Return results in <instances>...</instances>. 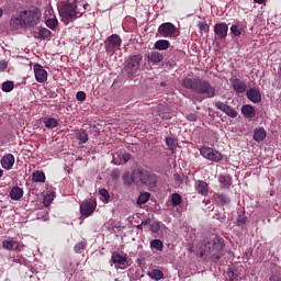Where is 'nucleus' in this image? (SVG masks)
I'll return each instance as SVG.
<instances>
[{
  "label": "nucleus",
  "instance_id": "f257e3e1",
  "mask_svg": "<svg viewBox=\"0 0 281 281\" xmlns=\"http://www.w3.org/2000/svg\"><path fill=\"white\" fill-rule=\"evenodd\" d=\"M88 5L89 4L85 3V1L78 0H68L67 2L63 3L58 9L63 23H65V25H69L71 21L80 19V16L87 12Z\"/></svg>",
  "mask_w": 281,
  "mask_h": 281
},
{
  "label": "nucleus",
  "instance_id": "f03ea898",
  "mask_svg": "<svg viewBox=\"0 0 281 281\" xmlns=\"http://www.w3.org/2000/svg\"><path fill=\"white\" fill-rule=\"evenodd\" d=\"M184 89H191L194 93L204 95V98H214L216 95V88L207 80L184 78L182 80Z\"/></svg>",
  "mask_w": 281,
  "mask_h": 281
},
{
  "label": "nucleus",
  "instance_id": "7ed1b4c3",
  "mask_svg": "<svg viewBox=\"0 0 281 281\" xmlns=\"http://www.w3.org/2000/svg\"><path fill=\"white\" fill-rule=\"evenodd\" d=\"M203 247L204 248L201 251L202 256L211 254L212 260L218 262L221 256H223V249H225V240L216 235H211L204 239Z\"/></svg>",
  "mask_w": 281,
  "mask_h": 281
},
{
  "label": "nucleus",
  "instance_id": "20e7f679",
  "mask_svg": "<svg viewBox=\"0 0 281 281\" xmlns=\"http://www.w3.org/2000/svg\"><path fill=\"white\" fill-rule=\"evenodd\" d=\"M132 181L134 183H143L148 188H155L157 186V176L145 170H136L132 175Z\"/></svg>",
  "mask_w": 281,
  "mask_h": 281
},
{
  "label": "nucleus",
  "instance_id": "39448f33",
  "mask_svg": "<svg viewBox=\"0 0 281 281\" xmlns=\"http://www.w3.org/2000/svg\"><path fill=\"white\" fill-rule=\"evenodd\" d=\"M24 27H34L41 21V11L37 8H31L21 12Z\"/></svg>",
  "mask_w": 281,
  "mask_h": 281
},
{
  "label": "nucleus",
  "instance_id": "423d86ee",
  "mask_svg": "<svg viewBox=\"0 0 281 281\" xmlns=\"http://www.w3.org/2000/svg\"><path fill=\"white\" fill-rule=\"evenodd\" d=\"M142 55H131L125 61V71L128 76H135L137 71H139L140 63H142Z\"/></svg>",
  "mask_w": 281,
  "mask_h": 281
},
{
  "label": "nucleus",
  "instance_id": "0eeeda50",
  "mask_svg": "<svg viewBox=\"0 0 281 281\" xmlns=\"http://www.w3.org/2000/svg\"><path fill=\"white\" fill-rule=\"evenodd\" d=\"M200 155H202L204 159H207L209 161H215L216 164L223 160V154H221V151L207 146L200 148Z\"/></svg>",
  "mask_w": 281,
  "mask_h": 281
},
{
  "label": "nucleus",
  "instance_id": "6e6552de",
  "mask_svg": "<svg viewBox=\"0 0 281 281\" xmlns=\"http://www.w3.org/2000/svg\"><path fill=\"white\" fill-rule=\"evenodd\" d=\"M158 33L160 36H164V38H172V36H177V26L170 22L162 23L158 27Z\"/></svg>",
  "mask_w": 281,
  "mask_h": 281
},
{
  "label": "nucleus",
  "instance_id": "1a4fd4ad",
  "mask_svg": "<svg viewBox=\"0 0 281 281\" xmlns=\"http://www.w3.org/2000/svg\"><path fill=\"white\" fill-rule=\"evenodd\" d=\"M95 207H98V203L94 200L85 201L80 204V214L89 217L93 212H95Z\"/></svg>",
  "mask_w": 281,
  "mask_h": 281
},
{
  "label": "nucleus",
  "instance_id": "9d476101",
  "mask_svg": "<svg viewBox=\"0 0 281 281\" xmlns=\"http://www.w3.org/2000/svg\"><path fill=\"white\" fill-rule=\"evenodd\" d=\"M111 262H113V265L120 269H126V265H128V257L126 255L114 251L111 256Z\"/></svg>",
  "mask_w": 281,
  "mask_h": 281
},
{
  "label": "nucleus",
  "instance_id": "9b49d317",
  "mask_svg": "<svg viewBox=\"0 0 281 281\" xmlns=\"http://www.w3.org/2000/svg\"><path fill=\"white\" fill-rule=\"evenodd\" d=\"M122 46V38L117 34H113L109 36L105 41L106 52H111L112 49H120Z\"/></svg>",
  "mask_w": 281,
  "mask_h": 281
},
{
  "label": "nucleus",
  "instance_id": "f8f14e48",
  "mask_svg": "<svg viewBox=\"0 0 281 281\" xmlns=\"http://www.w3.org/2000/svg\"><path fill=\"white\" fill-rule=\"evenodd\" d=\"M227 32H229V26L225 22L216 23L214 25V33L215 36L220 38H226L227 37Z\"/></svg>",
  "mask_w": 281,
  "mask_h": 281
},
{
  "label": "nucleus",
  "instance_id": "ddd939ff",
  "mask_svg": "<svg viewBox=\"0 0 281 281\" xmlns=\"http://www.w3.org/2000/svg\"><path fill=\"white\" fill-rule=\"evenodd\" d=\"M33 69L37 82H45L47 80V70H45L42 65L35 64Z\"/></svg>",
  "mask_w": 281,
  "mask_h": 281
},
{
  "label": "nucleus",
  "instance_id": "4468645a",
  "mask_svg": "<svg viewBox=\"0 0 281 281\" xmlns=\"http://www.w3.org/2000/svg\"><path fill=\"white\" fill-rule=\"evenodd\" d=\"M216 109H218V111H222L223 113H225L226 115H228V117H237L238 116V112H236V110L232 109V106L218 101L215 103Z\"/></svg>",
  "mask_w": 281,
  "mask_h": 281
},
{
  "label": "nucleus",
  "instance_id": "2eb2a0df",
  "mask_svg": "<svg viewBox=\"0 0 281 281\" xmlns=\"http://www.w3.org/2000/svg\"><path fill=\"white\" fill-rule=\"evenodd\" d=\"M246 95L250 102L258 104L262 100V95L260 94V90L256 88H250L246 91Z\"/></svg>",
  "mask_w": 281,
  "mask_h": 281
},
{
  "label": "nucleus",
  "instance_id": "dca6fc26",
  "mask_svg": "<svg viewBox=\"0 0 281 281\" xmlns=\"http://www.w3.org/2000/svg\"><path fill=\"white\" fill-rule=\"evenodd\" d=\"M14 161V155L8 154L1 158V166L4 170H12Z\"/></svg>",
  "mask_w": 281,
  "mask_h": 281
},
{
  "label": "nucleus",
  "instance_id": "f3484780",
  "mask_svg": "<svg viewBox=\"0 0 281 281\" xmlns=\"http://www.w3.org/2000/svg\"><path fill=\"white\" fill-rule=\"evenodd\" d=\"M232 86L236 93H245L247 91V83L238 78L232 80Z\"/></svg>",
  "mask_w": 281,
  "mask_h": 281
},
{
  "label": "nucleus",
  "instance_id": "a211bd4d",
  "mask_svg": "<svg viewBox=\"0 0 281 281\" xmlns=\"http://www.w3.org/2000/svg\"><path fill=\"white\" fill-rule=\"evenodd\" d=\"M241 113L248 120H251L252 117H256V109L250 104L243 105L241 106Z\"/></svg>",
  "mask_w": 281,
  "mask_h": 281
},
{
  "label": "nucleus",
  "instance_id": "6ab92c4d",
  "mask_svg": "<svg viewBox=\"0 0 281 281\" xmlns=\"http://www.w3.org/2000/svg\"><path fill=\"white\" fill-rule=\"evenodd\" d=\"M252 138L255 142H265L267 139V131L263 127H257L254 131Z\"/></svg>",
  "mask_w": 281,
  "mask_h": 281
},
{
  "label": "nucleus",
  "instance_id": "aec40b11",
  "mask_svg": "<svg viewBox=\"0 0 281 281\" xmlns=\"http://www.w3.org/2000/svg\"><path fill=\"white\" fill-rule=\"evenodd\" d=\"M147 59L149 63L158 64L164 60V55L157 50H151L150 53L147 54Z\"/></svg>",
  "mask_w": 281,
  "mask_h": 281
},
{
  "label": "nucleus",
  "instance_id": "412c9836",
  "mask_svg": "<svg viewBox=\"0 0 281 281\" xmlns=\"http://www.w3.org/2000/svg\"><path fill=\"white\" fill-rule=\"evenodd\" d=\"M195 190L199 192V194H202V196H207L210 187L207 186V182L199 180L196 182Z\"/></svg>",
  "mask_w": 281,
  "mask_h": 281
},
{
  "label": "nucleus",
  "instance_id": "4be33fe9",
  "mask_svg": "<svg viewBox=\"0 0 281 281\" xmlns=\"http://www.w3.org/2000/svg\"><path fill=\"white\" fill-rule=\"evenodd\" d=\"M2 249H7L8 251H12L13 249H19V243L16 240L9 238L2 241Z\"/></svg>",
  "mask_w": 281,
  "mask_h": 281
},
{
  "label": "nucleus",
  "instance_id": "5701e85b",
  "mask_svg": "<svg viewBox=\"0 0 281 281\" xmlns=\"http://www.w3.org/2000/svg\"><path fill=\"white\" fill-rule=\"evenodd\" d=\"M10 25L13 30H19V27H25V24H23V18L21 16V13L19 14V16L11 18Z\"/></svg>",
  "mask_w": 281,
  "mask_h": 281
},
{
  "label": "nucleus",
  "instance_id": "b1692460",
  "mask_svg": "<svg viewBox=\"0 0 281 281\" xmlns=\"http://www.w3.org/2000/svg\"><path fill=\"white\" fill-rule=\"evenodd\" d=\"M10 196L12 201H19L23 198V189H21L20 187H13L10 191Z\"/></svg>",
  "mask_w": 281,
  "mask_h": 281
},
{
  "label": "nucleus",
  "instance_id": "393cba45",
  "mask_svg": "<svg viewBox=\"0 0 281 281\" xmlns=\"http://www.w3.org/2000/svg\"><path fill=\"white\" fill-rule=\"evenodd\" d=\"M155 49H158L159 52H164L165 49H168L170 47V42L168 40H158L154 44Z\"/></svg>",
  "mask_w": 281,
  "mask_h": 281
},
{
  "label": "nucleus",
  "instance_id": "a878e982",
  "mask_svg": "<svg viewBox=\"0 0 281 281\" xmlns=\"http://www.w3.org/2000/svg\"><path fill=\"white\" fill-rule=\"evenodd\" d=\"M32 179L35 183H45V172L37 170L32 173Z\"/></svg>",
  "mask_w": 281,
  "mask_h": 281
},
{
  "label": "nucleus",
  "instance_id": "bb28decb",
  "mask_svg": "<svg viewBox=\"0 0 281 281\" xmlns=\"http://www.w3.org/2000/svg\"><path fill=\"white\" fill-rule=\"evenodd\" d=\"M36 38H49L52 36V31H49L46 27L38 29V32L36 33Z\"/></svg>",
  "mask_w": 281,
  "mask_h": 281
},
{
  "label": "nucleus",
  "instance_id": "cd10ccee",
  "mask_svg": "<svg viewBox=\"0 0 281 281\" xmlns=\"http://www.w3.org/2000/svg\"><path fill=\"white\" fill-rule=\"evenodd\" d=\"M147 276L151 278V280H161V278H164V272L161 270L154 269L151 271H148Z\"/></svg>",
  "mask_w": 281,
  "mask_h": 281
},
{
  "label": "nucleus",
  "instance_id": "c85d7f7f",
  "mask_svg": "<svg viewBox=\"0 0 281 281\" xmlns=\"http://www.w3.org/2000/svg\"><path fill=\"white\" fill-rule=\"evenodd\" d=\"M77 139H79V142H81V144H87V142H89V135L87 134V132L85 130H80L76 133Z\"/></svg>",
  "mask_w": 281,
  "mask_h": 281
},
{
  "label": "nucleus",
  "instance_id": "c756f323",
  "mask_svg": "<svg viewBox=\"0 0 281 281\" xmlns=\"http://www.w3.org/2000/svg\"><path fill=\"white\" fill-rule=\"evenodd\" d=\"M85 249H87V240H81V241L77 243L74 247L75 254H82V251H85Z\"/></svg>",
  "mask_w": 281,
  "mask_h": 281
},
{
  "label": "nucleus",
  "instance_id": "7c9ffc66",
  "mask_svg": "<svg viewBox=\"0 0 281 281\" xmlns=\"http://www.w3.org/2000/svg\"><path fill=\"white\" fill-rule=\"evenodd\" d=\"M44 125L46 128H56V126H58V121L54 117H48L44 120Z\"/></svg>",
  "mask_w": 281,
  "mask_h": 281
},
{
  "label": "nucleus",
  "instance_id": "2f4dec72",
  "mask_svg": "<svg viewBox=\"0 0 281 281\" xmlns=\"http://www.w3.org/2000/svg\"><path fill=\"white\" fill-rule=\"evenodd\" d=\"M150 247L157 251H164V241L161 239H154L150 241Z\"/></svg>",
  "mask_w": 281,
  "mask_h": 281
},
{
  "label": "nucleus",
  "instance_id": "473e14b6",
  "mask_svg": "<svg viewBox=\"0 0 281 281\" xmlns=\"http://www.w3.org/2000/svg\"><path fill=\"white\" fill-rule=\"evenodd\" d=\"M217 203H220L221 205H229L231 203V199L229 196L221 193V194H217V199H216Z\"/></svg>",
  "mask_w": 281,
  "mask_h": 281
},
{
  "label": "nucleus",
  "instance_id": "72a5a7b5",
  "mask_svg": "<svg viewBox=\"0 0 281 281\" xmlns=\"http://www.w3.org/2000/svg\"><path fill=\"white\" fill-rule=\"evenodd\" d=\"M149 200H150V193L145 192L138 196L137 203L138 205H144V203H148Z\"/></svg>",
  "mask_w": 281,
  "mask_h": 281
},
{
  "label": "nucleus",
  "instance_id": "f704fd0d",
  "mask_svg": "<svg viewBox=\"0 0 281 281\" xmlns=\"http://www.w3.org/2000/svg\"><path fill=\"white\" fill-rule=\"evenodd\" d=\"M14 89V81H4L2 83V91H4V93H10V91H12Z\"/></svg>",
  "mask_w": 281,
  "mask_h": 281
},
{
  "label": "nucleus",
  "instance_id": "c9c22d12",
  "mask_svg": "<svg viewBox=\"0 0 281 281\" xmlns=\"http://www.w3.org/2000/svg\"><path fill=\"white\" fill-rule=\"evenodd\" d=\"M220 182L224 188H229L232 186V178L228 176H222L220 177Z\"/></svg>",
  "mask_w": 281,
  "mask_h": 281
},
{
  "label": "nucleus",
  "instance_id": "e433bc0d",
  "mask_svg": "<svg viewBox=\"0 0 281 281\" xmlns=\"http://www.w3.org/2000/svg\"><path fill=\"white\" fill-rule=\"evenodd\" d=\"M166 144H167L169 150H175V148H177V139H175L172 137H167Z\"/></svg>",
  "mask_w": 281,
  "mask_h": 281
},
{
  "label": "nucleus",
  "instance_id": "4c0bfd02",
  "mask_svg": "<svg viewBox=\"0 0 281 281\" xmlns=\"http://www.w3.org/2000/svg\"><path fill=\"white\" fill-rule=\"evenodd\" d=\"M46 25L50 30H54L55 27H58V20L56 18L46 20Z\"/></svg>",
  "mask_w": 281,
  "mask_h": 281
},
{
  "label": "nucleus",
  "instance_id": "58836bf2",
  "mask_svg": "<svg viewBox=\"0 0 281 281\" xmlns=\"http://www.w3.org/2000/svg\"><path fill=\"white\" fill-rule=\"evenodd\" d=\"M171 203L173 205V207H176L177 205H179L181 203V194L179 193H173L171 195Z\"/></svg>",
  "mask_w": 281,
  "mask_h": 281
},
{
  "label": "nucleus",
  "instance_id": "ea45409f",
  "mask_svg": "<svg viewBox=\"0 0 281 281\" xmlns=\"http://www.w3.org/2000/svg\"><path fill=\"white\" fill-rule=\"evenodd\" d=\"M198 27L200 32H204L205 34L210 32V26L207 25L206 22H199Z\"/></svg>",
  "mask_w": 281,
  "mask_h": 281
},
{
  "label": "nucleus",
  "instance_id": "a19ab883",
  "mask_svg": "<svg viewBox=\"0 0 281 281\" xmlns=\"http://www.w3.org/2000/svg\"><path fill=\"white\" fill-rule=\"evenodd\" d=\"M149 228H150V232H153V234H157L161 228V225L159 224V222H153Z\"/></svg>",
  "mask_w": 281,
  "mask_h": 281
},
{
  "label": "nucleus",
  "instance_id": "79ce46f5",
  "mask_svg": "<svg viewBox=\"0 0 281 281\" xmlns=\"http://www.w3.org/2000/svg\"><path fill=\"white\" fill-rule=\"evenodd\" d=\"M76 98L79 102H85L87 100V93H85L83 91H79L77 92Z\"/></svg>",
  "mask_w": 281,
  "mask_h": 281
},
{
  "label": "nucleus",
  "instance_id": "37998d69",
  "mask_svg": "<svg viewBox=\"0 0 281 281\" xmlns=\"http://www.w3.org/2000/svg\"><path fill=\"white\" fill-rule=\"evenodd\" d=\"M231 32L232 34H234V36H240V29L238 27V25H232Z\"/></svg>",
  "mask_w": 281,
  "mask_h": 281
},
{
  "label": "nucleus",
  "instance_id": "c03bdc74",
  "mask_svg": "<svg viewBox=\"0 0 281 281\" xmlns=\"http://www.w3.org/2000/svg\"><path fill=\"white\" fill-rule=\"evenodd\" d=\"M99 194H101V196H103L105 201H109V199H111V195H109V191L106 189H101L99 191Z\"/></svg>",
  "mask_w": 281,
  "mask_h": 281
},
{
  "label": "nucleus",
  "instance_id": "a18cd8bd",
  "mask_svg": "<svg viewBox=\"0 0 281 281\" xmlns=\"http://www.w3.org/2000/svg\"><path fill=\"white\" fill-rule=\"evenodd\" d=\"M123 164H127V161H131V154L124 153L122 155Z\"/></svg>",
  "mask_w": 281,
  "mask_h": 281
},
{
  "label": "nucleus",
  "instance_id": "49530a36",
  "mask_svg": "<svg viewBox=\"0 0 281 281\" xmlns=\"http://www.w3.org/2000/svg\"><path fill=\"white\" fill-rule=\"evenodd\" d=\"M227 278L229 279V281H234L238 277L236 276V273L234 271H228L227 272Z\"/></svg>",
  "mask_w": 281,
  "mask_h": 281
},
{
  "label": "nucleus",
  "instance_id": "de8ad7c7",
  "mask_svg": "<svg viewBox=\"0 0 281 281\" xmlns=\"http://www.w3.org/2000/svg\"><path fill=\"white\" fill-rule=\"evenodd\" d=\"M8 68V63L5 60H0V71H5Z\"/></svg>",
  "mask_w": 281,
  "mask_h": 281
},
{
  "label": "nucleus",
  "instance_id": "09e8293b",
  "mask_svg": "<svg viewBox=\"0 0 281 281\" xmlns=\"http://www.w3.org/2000/svg\"><path fill=\"white\" fill-rule=\"evenodd\" d=\"M112 164H114V166H122L123 162H122V159L113 156Z\"/></svg>",
  "mask_w": 281,
  "mask_h": 281
},
{
  "label": "nucleus",
  "instance_id": "8fccbe9b",
  "mask_svg": "<svg viewBox=\"0 0 281 281\" xmlns=\"http://www.w3.org/2000/svg\"><path fill=\"white\" fill-rule=\"evenodd\" d=\"M196 114H189L187 115V119L189 120V122H196Z\"/></svg>",
  "mask_w": 281,
  "mask_h": 281
},
{
  "label": "nucleus",
  "instance_id": "3c124183",
  "mask_svg": "<svg viewBox=\"0 0 281 281\" xmlns=\"http://www.w3.org/2000/svg\"><path fill=\"white\" fill-rule=\"evenodd\" d=\"M44 205H45V207H49L52 205V199L45 198L44 199Z\"/></svg>",
  "mask_w": 281,
  "mask_h": 281
},
{
  "label": "nucleus",
  "instance_id": "603ef678",
  "mask_svg": "<svg viewBox=\"0 0 281 281\" xmlns=\"http://www.w3.org/2000/svg\"><path fill=\"white\" fill-rule=\"evenodd\" d=\"M112 177H113V179H120V171L119 170H113L112 171Z\"/></svg>",
  "mask_w": 281,
  "mask_h": 281
},
{
  "label": "nucleus",
  "instance_id": "864d4df0",
  "mask_svg": "<svg viewBox=\"0 0 281 281\" xmlns=\"http://www.w3.org/2000/svg\"><path fill=\"white\" fill-rule=\"evenodd\" d=\"M143 227H146V225H151L150 218H147L146 221L142 222Z\"/></svg>",
  "mask_w": 281,
  "mask_h": 281
},
{
  "label": "nucleus",
  "instance_id": "5fc2aeb1",
  "mask_svg": "<svg viewBox=\"0 0 281 281\" xmlns=\"http://www.w3.org/2000/svg\"><path fill=\"white\" fill-rule=\"evenodd\" d=\"M238 225H245V217H238L237 220Z\"/></svg>",
  "mask_w": 281,
  "mask_h": 281
},
{
  "label": "nucleus",
  "instance_id": "6e6d98bb",
  "mask_svg": "<svg viewBox=\"0 0 281 281\" xmlns=\"http://www.w3.org/2000/svg\"><path fill=\"white\" fill-rule=\"evenodd\" d=\"M255 3H259V5H261L262 3H265L267 0H254Z\"/></svg>",
  "mask_w": 281,
  "mask_h": 281
},
{
  "label": "nucleus",
  "instance_id": "4d7b16f0",
  "mask_svg": "<svg viewBox=\"0 0 281 281\" xmlns=\"http://www.w3.org/2000/svg\"><path fill=\"white\" fill-rule=\"evenodd\" d=\"M137 229H144V225H142V223L139 225L136 226Z\"/></svg>",
  "mask_w": 281,
  "mask_h": 281
},
{
  "label": "nucleus",
  "instance_id": "13d9d810",
  "mask_svg": "<svg viewBox=\"0 0 281 281\" xmlns=\"http://www.w3.org/2000/svg\"><path fill=\"white\" fill-rule=\"evenodd\" d=\"M3 16V10L0 9V18Z\"/></svg>",
  "mask_w": 281,
  "mask_h": 281
},
{
  "label": "nucleus",
  "instance_id": "bf43d9fd",
  "mask_svg": "<svg viewBox=\"0 0 281 281\" xmlns=\"http://www.w3.org/2000/svg\"><path fill=\"white\" fill-rule=\"evenodd\" d=\"M3 177V170L0 169V178Z\"/></svg>",
  "mask_w": 281,
  "mask_h": 281
},
{
  "label": "nucleus",
  "instance_id": "052dcab7",
  "mask_svg": "<svg viewBox=\"0 0 281 281\" xmlns=\"http://www.w3.org/2000/svg\"><path fill=\"white\" fill-rule=\"evenodd\" d=\"M196 100H199V99H196V98H193V99H192L193 102H196Z\"/></svg>",
  "mask_w": 281,
  "mask_h": 281
},
{
  "label": "nucleus",
  "instance_id": "680f3d73",
  "mask_svg": "<svg viewBox=\"0 0 281 281\" xmlns=\"http://www.w3.org/2000/svg\"><path fill=\"white\" fill-rule=\"evenodd\" d=\"M161 86H162V87H166V83L161 82Z\"/></svg>",
  "mask_w": 281,
  "mask_h": 281
}]
</instances>
